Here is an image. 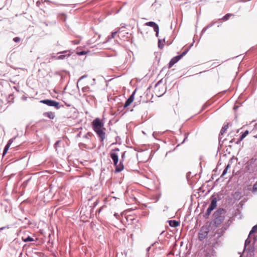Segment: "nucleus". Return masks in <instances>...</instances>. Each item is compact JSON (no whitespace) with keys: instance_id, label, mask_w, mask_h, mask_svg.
Here are the masks:
<instances>
[{"instance_id":"f257e3e1","label":"nucleus","mask_w":257,"mask_h":257,"mask_svg":"<svg viewBox=\"0 0 257 257\" xmlns=\"http://www.w3.org/2000/svg\"><path fill=\"white\" fill-rule=\"evenodd\" d=\"M226 211L225 209L220 208L217 209L213 214V225L215 227H219L224 220Z\"/></svg>"},{"instance_id":"f03ea898","label":"nucleus","mask_w":257,"mask_h":257,"mask_svg":"<svg viewBox=\"0 0 257 257\" xmlns=\"http://www.w3.org/2000/svg\"><path fill=\"white\" fill-rule=\"evenodd\" d=\"M119 149L115 148L112 150L110 153V156L113 162V164L115 167V172H119L123 170L124 166L121 162L118 163V154L117 152H119Z\"/></svg>"},{"instance_id":"7ed1b4c3","label":"nucleus","mask_w":257,"mask_h":257,"mask_svg":"<svg viewBox=\"0 0 257 257\" xmlns=\"http://www.w3.org/2000/svg\"><path fill=\"white\" fill-rule=\"evenodd\" d=\"M103 122L97 118V135L100 138L101 142H103L105 138L106 128L103 127Z\"/></svg>"},{"instance_id":"20e7f679","label":"nucleus","mask_w":257,"mask_h":257,"mask_svg":"<svg viewBox=\"0 0 257 257\" xmlns=\"http://www.w3.org/2000/svg\"><path fill=\"white\" fill-rule=\"evenodd\" d=\"M164 86L162 85L161 81L157 82L154 88V91L156 95L159 96L163 95L164 93Z\"/></svg>"},{"instance_id":"39448f33","label":"nucleus","mask_w":257,"mask_h":257,"mask_svg":"<svg viewBox=\"0 0 257 257\" xmlns=\"http://www.w3.org/2000/svg\"><path fill=\"white\" fill-rule=\"evenodd\" d=\"M209 232V228L207 226H203L200 229L198 233L199 239L201 241L203 240L208 235Z\"/></svg>"},{"instance_id":"423d86ee","label":"nucleus","mask_w":257,"mask_h":257,"mask_svg":"<svg viewBox=\"0 0 257 257\" xmlns=\"http://www.w3.org/2000/svg\"><path fill=\"white\" fill-rule=\"evenodd\" d=\"M187 52V50H185L182 54L173 58L169 63V68H171L175 63H176Z\"/></svg>"},{"instance_id":"0eeeda50","label":"nucleus","mask_w":257,"mask_h":257,"mask_svg":"<svg viewBox=\"0 0 257 257\" xmlns=\"http://www.w3.org/2000/svg\"><path fill=\"white\" fill-rule=\"evenodd\" d=\"M41 102L44 104H45L48 106H54L56 108H59V103L52 100L49 99H45L41 100Z\"/></svg>"},{"instance_id":"6e6552de","label":"nucleus","mask_w":257,"mask_h":257,"mask_svg":"<svg viewBox=\"0 0 257 257\" xmlns=\"http://www.w3.org/2000/svg\"><path fill=\"white\" fill-rule=\"evenodd\" d=\"M217 201L215 199H213L211 201V204L209 206L206 212V215L208 216L210 214L211 211L216 207Z\"/></svg>"},{"instance_id":"1a4fd4ad","label":"nucleus","mask_w":257,"mask_h":257,"mask_svg":"<svg viewBox=\"0 0 257 257\" xmlns=\"http://www.w3.org/2000/svg\"><path fill=\"white\" fill-rule=\"evenodd\" d=\"M136 92V90H135L133 93L132 94V95L129 97V98L127 99V100L125 101L123 107L124 108H126L130 106L131 103L134 101L135 99V94Z\"/></svg>"},{"instance_id":"9d476101","label":"nucleus","mask_w":257,"mask_h":257,"mask_svg":"<svg viewBox=\"0 0 257 257\" xmlns=\"http://www.w3.org/2000/svg\"><path fill=\"white\" fill-rule=\"evenodd\" d=\"M145 25L153 27L154 28L155 32H156V35L158 36V34L159 33V28L157 24H156L155 22H149L146 23L145 24Z\"/></svg>"},{"instance_id":"9b49d317","label":"nucleus","mask_w":257,"mask_h":257,"mask_svg":"<svg viewBox=\"0 0 257 257\" xmlns=\"http://www.w3.org/2000/svg\"><path fill=\"white\" fill-rule=\"evenodd\" d=\"M13 142V140L12 139H11L9 141L8 144L5 146V149H4V151L3 152V156H4L6 155V154L7 153V152H8V151L11 145L12 144Z\"/></svg>"},{"instance_id":"f8f14e48","label":"nucleus","mask_w":257,"mask_h":257,"mask_svg":"<svg viewBox=\"0 0 257 257\" xmlns=\"http://www.w3.org/2000/svg\"><path fill=\"white\" fill-rule=\"evenodd\" d=\"M169 223L170 226L173 227H176L179 225V222L176 220H170Z\"/></svg>"},{"instance_id":"ddd939ff","label":"nucleus","mask_w":257,"mask_h":257,"mask_svg":"<svg viewBox=\"0 0 257 257\" xmlns=\"http://www.w3.org/2000/svg\"><path fill=\"white\" fill-rule=\"evenodd\" d=\"M225 229H226L225 228H221L218 229L217 230L215 233L218 234V237H219L221 236L222 235H223Z\"/></svg>"},{"instance_id":"4468645a","label":"nucleus","mask_w":257,"mask_h":257,"mask_svg":"<svg viewBox=\"0 0 257 257\" xmlns=\"http://www.w3.org/2000/svg\"><path fill=\"white\" fill-rule=\"evenodd\" d=\"M44 115L47 116L50 119H53L55 117V114L53 112H46Z\"/></svg>"},{"instance_id":"2eb2a0df","label":"nucleus","mask_w":257,"mask_h":257,"mask_svg":"<svg viewBox=\"0 0 257 257\" xmlns=\"http://www.w3.org/2000/svg\"><path fill=\"white\" fill-rule=\"evenodd\" d=\"M228 128V124L225 125L223 126L220 131V134L222 135L226 131V130Z\"/></svg>"},{"instance_id":"dca6fc26","label":"nucleus","mask_w":257,"mask_h":257,"mask_svg":"<svg viewBox=\"0 0 257 257\" xmlns=\"http://www.w3.org/2000/svg\"><path fill=\"white\" fill-rule=\"evenodd\" d=\"M23 240L25 242H29V241H34V239L33 238H32L30 236H28L26 238H24V237H23Z\"/></svg>"},{"instance_id":"f3484780","label":"nucleus","mask_w":257,"mask_h":257,"mask_svg":"<svg viewBox=\"0 0 257 257\" xmlns=\"http://www.w3.org/2000/svg\"><path fill=\"white\" fill-rule=\"evenodd\" d=\"M248 134V132L247 131H246L245 132H244L240 137L239 141H242Z\"/></svg>"},{"instance_id":"a211bd4d","label":"nucleus","mask_w":257,"mask_h":257,"mask_svg":"<svg viewBox=\"0 0 257 257\" xmlns=\"http://www.w3.org/2000/svg\"><path fill=\"white\" fill-rule=\"evenodd\" d=\"M230 165L229 164H228L226 167H225V169L224 170L222 175H221V177H223L227 173V170L228 169L230 168Z\"/></svg>"},{"instance_id":"6ab92c4d","label":"nucleus","mask_w":257,"mask_h":257,"mask_svg":"<svg viewBox=\"0 0 257 257\" xmlns=\"http://www.w3.org/2000/svg\"><path fill=\"white\" fill-rule=\"evenodd\" d=\"M231 16H232L231 14H227L225 15L222 18L223 21H227Z\"/></svg>"},{"instance_id":"aec40b11","label":"nucleus","mask_w":257,"mask_h":257,"mask_svg":"<svg viewBox=\"0 0 257 257\" xmlns=\"http://www.w3.org/2000/svg\"><path fill=\"white\" fill-rule=\"evenodd\" d=\"M257 231V225H254L251 229V231L249 232V234L253 233Z\"/></svg>"},{"instance_id":"412c9836","label":"nucleus","mask_w":257,"mask_h":257,"mask_svg":"<svg viewBox=\"0 0 257 257\" xmlns=\"http://www.w3.org/2000/svg\"><path fill=\"white\" fill-rule=\"evenodd\" d=\"M119 30L120 29H118L117 31L114 32H112L111 33V38H115V35L118 33H119Z\"/></svg>"},{"instance_id":"4be33fe9","label":"nucleus","mask_w":257,"mask_h":257,"mask_svg":"<svg viewBox=\"0 0 257 257\" xmlns=\"http://www.w3.org/2000/svg\"><path fill=\"white\" fill-rule=\"evenodd\" d=\"M92 125L94 131L96 132V119L93 120Z\"/></svg>"},{"instance_id":"5701e85b","label":"nucleus","mask_w":257,"mask_h":257,"mask_svg":"<svg viewBox=\"0 0 257 257\" xmlns=\"http://www.w3.org/2000/svg\"><path fill=\"white\" fill-rule=\"evenodd\" d=\"M252 192L253 193L257 192V182L253 185Z\"/></svg>"},{"instance_id":"b1692460","label":"nucleus","mask_w":257,"mask_h":257,"mask_svg":"<svg viewBox=\"0 0 257 257\" xmlns=\"http://www.w3.org/2000/svg\"><path fill=\"white\" fill-rule=\"evenodd\" d=\"M70 56V55H61L60 56H58V59H64L65 57H69Z\"/></svg>"},{"instance_id":"393cba45","label":"nucleus","mask_w":257,"mask_h":257,"mask_svg":"<svg viewBox=\"0 0 257 257\" xmlns=\"http://www.w3.org/2000/svg\"><path fill=\"white\" fill-rule=\"evenodd\" d=\"M125 152H124L121 155V160L120 161V162H121V163H122L123 161L124 160V158H125Z\"/></svg>"},{"instance_id":"a878e982","label":"nucleus","mask_w":257,"mask_h":257,"mask_svg":"<svg viewBox=\"0 0 257 257\" xmlns=\"http://www.w3.org/2000/svg\"><path fill=\"white\" fill-rule=\"evenodd\" d=\"M60 143V141H58L55 144V148L56 149V150H57V148L59 147Z\"/></svg>"},{"instance_id":"bb28decb","label":"nucleus","mask_w":257,"mask_h":257,"mask_svg":"<svg viewBox=\"0 0 257 257\" xmlns=\"http://www.w3.org/2000/svg\"><path fill=\"white\" fill-rule=\"evenodd\" d=\"M21 40L20 38L19 37H15L14 38V41L16 42H19Z\"/></svg>"},{"instance_id":"cd10ccee","label":"nucleus","mask_w":257,"mask_h":257,"mask_svg":"<svg viewBox=\"0 0 257 257\" xmlns=\"http://www.w3.org/2000/svg\"><path fill=\"white\" fill-rule=\"evenodd\" d=\"M79 42H80L79 40H77L72 41V43L75 45L79 44Z\"/></svg>"},{"instance_id":"c85d7f7f","label":"nucleus","mask_w":257,"mask_h":257,"mask_svg":"<svg viewBox=\"0 0 257 257\" xmlns=\"http://www.w3.org/2000/svg\"><path fill=\"white\" fill-rule=\"evenodd\" d=\"M77 53L79 55H82L85 54L86 52L85 51H81V52H77Z\"/></svg>"}]
</instances>
